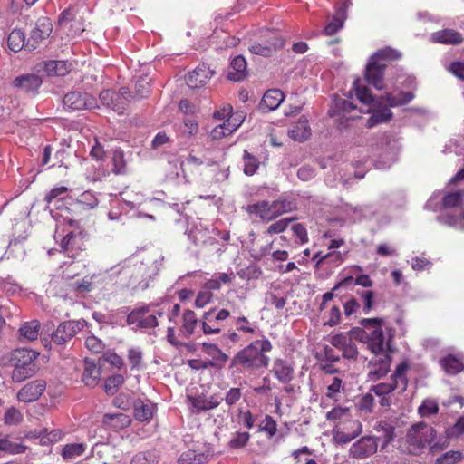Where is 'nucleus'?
Returning <instances> with one entry per match:
<instances>
[{"label":"nucleus","mask_w":464,"mask_h":464,"mask_svg":"<svg viewBox=\"0 0 464 464\" xmlns=\"http://www.w3.org/2000/svg\"><path fill=\"white\" fill-rule=\"evenodd\" d=\"M87 324L85 320H69L61 323L52 334V342L56 345H65Z\"/></svg>","instance_id":"obj_8"},{"label":"nucleus","mask_w":464,"mask_h":464,"mask_svg":"<svg viewBox=\"0 0 464 464\" xmlns=\"http://www.w3.org/2000/svg\"><path fill=\"white\" fill-rule=\"evenodd\" d=\"M23 420V414L21 411L14 408L11 407L7 409L4 415V422L6 425H17Z\"/></svg>","instance_id":"obj_52"},{"label":"nucleus","mask_w":464,"mask_h":464,"mask_svg":"<svg viewBox=\"0 0 464 464\" xmlns=\"http://www.w3.org/2000/svg\"><path fill=\"white\" fill-rule=\"evenodd\" d=\"M344 19L338 15H334L333 20L324 27L325 35H334L343 25Z\"/></svg>","instance_id":"obj_58"},{"label":"nucleus","mask_w":464,"mask_h":464,"mask_svg":"<svg viewBox=\"0 0 464 464\" xmlns=\"http://www.w3.org/2000/svg\"><path fill=\"white\" fill-rule=\"evenodd\" d=\"M202 350L212 358L213 365H210V367L221 369L229 360L228 355L215 343H203Z\"/></svg>","instance_id":"obj_22"},{"label":"nucleus","mask_w":464,"mask_h":464,"mask_svg":"<svg viewBox=\"0 0 464 464\" xmlns=\"http://www.w3.org/2000/svg\"><path fill=\"white\" fill-rule=\"evenodd\" d=\"M123 382L124 377L121 374H115L108 377L104 384L105 392L109 395H114Z\"/></svg>","instance_id":"obj_46"},{"label":"nucleus","mask_w":464,"mask_h":464,"mask_svg":"<svg viewBox=\"0 0 464 464\" xmlns=\"http://www.w3.org/2000/svg\"><path fill=\"white\" fill-rule=\"evenodd\" d=\"M113 165L112 172L116 175H124L127 172V165L124 153L121 149H115L111 158Z\"/></svg>","instance_id":"obj_38"},{"label":"nucleus","mask_w":464,"mask_h":464,"mask_svg":"<svg viewBox=\"0 0 464 464\" xmlns=\"http://www.w3.org/2000/svg\"><path fill=\"white\" fill-rule=\"evenodd\" d=\"M86 447L87 446L84 443L66 444L63 448L62 456L66 460L74 459L84 453Z\"/></svg>","instance_id":"obj_37"},{"label":"nucleus","mask_w":464,"mask_h":464,"mask_svg":"<svg viewBox=\"0 0 464 464\" xmlns=\"http://www.w3.org/2000/svg\"><path fill=\"white\" fill-rule=\"evenodd\" d=\"M43 83L42 78L34 73H24L15 77L11 85L19 92L34 95Z\"/></svg>","instance_id":"obj_15"},{"label":"nucleus","mask_w":464,"mask_h":464,"mask_svg":"<svg viewBox=\"0 0 464 464\" xmlns=\"http://www.w3.org/2000/svg\"><path fill=\"white\" fill-rule=\"evenodd\" d=\"M250 213L257 214L264 221H270L273 219L270 205L267 201H262L248 207Z\"/></svg>","instance_id":"obj_39"},{"label":"nucleus","mask_w":464,"mask_h":464,"mask_svg":"<svg viewBox=\"0 0 464 464\" xmlns=\"http://www.w3.org/2000/svg\"><path fill=\"white\" fill-rule=\"evenodd\" d=\"M213 298V294L208 289L198 292L195 300V305L198 308H203L209 304Z\"/></svg>","instance_id":"obj_60"},{"label":"nucleus","mask_w":464,"mask_h":464,"mask_svg":"<svg viewBox=\"0 0 464 464\" xmlns=\"http://www.w3.org/2000/svg\"><path fill=\"white\" fill-rule=\"evenodd\" d=\"M131 419L130 416L122 412L106 413L102 418V424L115 431L129 427Z\"/></svg>","instance_id":"obj_21"},{"label":"nucleus","mask_w":464,"mask_h":464,"mask_svg":"<svg viewBox=\"0 0 464 464\" xmlns=\"http://www.w3.org/2000/svg\"><path fill=\"white\" fill-rule=\"evenodd\" d=\"M373 430L377 432L382 433L379 440H383V447L391 443L394 439V427L386 422H378L374 425Z\"/></svg>","instance_id":"obj_41"},{"label":"nucleus","mask_w":464,"mask_h":464,"mask_svg":"<svg viewBox=\"0 0 464 464\" xmlns=\"http://www.w3.org/2000/svg\"><path fill=\"white\" fill-rule=\"evenodd\" d=\"M310 134L311 132L308 125V121L304 117L299 119L297 122L293 124L288 129L289 137L296 141L306 140L309 138Z\"/></svg>","instance_id":"obj_29"},{"label":"nucleus","mask_w":464,"mask_h":464,"mask_svg":"<svg viewBox=\"0 0 464 464\" xmlns=\"http://www.w3.org/2000/svg\"><path fill=\"white\" fill-rule=\"evenodd\" d=\"M238 128V125H234L232 128H227V132L225 131V129H227V124L222 123L217 127H215L210 133V136L213 140H219L223 137H226L227 135H230L232 132H234Z\"/></svg>","instance_id":"obj_56"},{"label":"nucleus","mask_w":464,"mask_h":464,"mask_svg":"<svg viewBox=\"0 0 464 464\" xmlns=\"http://www.w3.org/2000/svg\"><path fill=\"white\" fill-rule=\"evenodd\" d=\"M438 411V402L433 399H425L418 408V412L421 417L436 414Z\"/></svg>","instance_id":"obj_49"},{"label":"nucleus","mask_w":464,"mask_h":464,"mask_svg":"<svg viewBox=\"0 0 464 464\" xmlns=\"http://www.w3.org/2000/svg\"><path fill=\"white\" fill-rule=\"evenodd\" d=\"M285 99L282 91L278 89H271L265 92L259 104L260 110L270 111L277 109Z\"/></svg>","instance_id":"obj_20"},{"label":"nucleus","mask_w":464,"mask_h":464,"mask_svg":"<svg viewBox=\"0 0 464 464\" xmlns=\"http://www.w3.org/2000/svg\"><path fill=\"white\" fill-rule=\"evenodd\" d=\"M259 430L266 432L267 437L271 439L277 431V424L271 416L266 415L259 425Z\"/></svg>","instance_id":"obj_51"},{"label":"nucleus","mask_w":464,"mask_h":464,"mask_svg":"<svg viewBox=\"0 0 464 464\" xmlns=\"http://www.w3.org/2000/svg\"><path fill=\"white\" fill-rule=\"evenodd\" d=\"M223 401V398L214 394L210 397L207 398L205 396H198L192 399L191 403L192 407L196 412L207 411L212 409L217 408L220 402Z\"/></svg>","instance_id":"obj_26"},{"label":"nucleus","mask_w":464,"mask_h":464,"mask_svg":"<svg viewBox=\"0 0 464 464\" xmlns=\"http://www.w3.org/2000/svg\"><path fill=\"white\" fill-rule=\"evenodd\" d=\"M38 356L39 353L30 349H15L3 357V365L13 368L11 379L14 382H22L37 372Z\"/></svg>","instance_id":"obj_2"},{"label":"nucleus","mask_w":464,"mask_h":464,"mask_svg":"<svg viewBox=\"0 0 464 464\" xmlns=\"http://www.w3.org/2000/svg\"><path fill=\"white\" fill-rule=\"evenodd\" d=\"M63 436V433L61 430L55 429L48 431L47 429H44L39 432L38 437L41 440L42 444H49L59 441Z\"/></svg>","instance_id":"obj_45"},{"label":"nucleus","mask_w":464,"mask_h":464,"mask_svg":"<svg viewBox=\"0 0 464 464\" xmlns=\"http://www.w3.org/2000/svg\"><path fill=\"white\" fill-rule=\"evenodd\" d=\"M150 312V305H143L132 310L127 316V324L129 325L137 324L140 328L142 316Z\"/></svg>","instance_id":"obj_43"},{"label":"nucleus","mask_w":464,"mask_h":464,"mask_svg":"<svg viewBox=\"0 0 464 464\" xmlns=\"http://www.w3.org/2000/svg\"><path fill=\"white\" fill-rule=\"evenodd\" d=\"M214 72L206 63L199 64L187 77V84L190 88H199L207 83L212 77Z\"/></svg>","instance_id":"obj_18"},{"label":"nucleus","mask_w":464,"mask_h":464,"mask_svg":"<svg viewBox=\"0 0 464 464\" xmlns=\"http://www.w3.org/2000/svg\"><path fill=\"white\" fill-rule=\"evenodd\" d=\"M273 372L277 380L282 383H287L294 378L293 367L290 363L282 359L275 360Z\"/></svg>","instance_id":"obj_27"},{"label":"nucleus","mask_w":464,"mask_h":464,"mask_svg":"<svg viewBox=\"0 0 464 464\" xmlns=\"http://www.w3.org/2000/svg\"><path fill=\"white\" fill-rule=\"evenodd\" d=\"M243 161H244V173L247 176L254 175L260 164L259 160L249 153L247 150H244L243 154Z\"/></svg>","instance_id":"obj_42"},{"label":"nucleus","mask_w":464,"mask_h":464,"mask_svg":"<svg viewBox=\"0 0 464 464\" xmlns=\"http://www.w3.org/2000/svg\"><path fill=\"white\" fill-rule=\"evenodd\" d=\"M440 364L448 374H457L463 369L462 362L453 355L440 359Z\"/></svg>","instance_id":"obj_35"},{"label":"nucleus","mask_w":464,"mask_h":464,"mask_svg":"<svg viewBox=\"0 0 464 464\" xmlns=\"http://www.w3.org/2000/svg\"><path fill=\"white\" fill-rule=\"evenodd\" d=\"M128 360L132 369L140 368L142 361L141 351L131 348L128 351Z\"/></svg>","instance_id":"obj_61"},{"label":"nucleus","mask_w":464,"mask_h":464,"mask_svg":"<svg viewBox=\"0 0 464 464\" xmlns=\"http://www.w3.org/2000/svg\"><path fill=\"white\" fill-rule=\"evenodd\" d=\"M101 373V366L97 365L93 361H84V369L82 380L86 386L92 388L95 387L100 382Z\"/></svg>","instance_id":"obj_24"},{"label":"nucleus","mask_w":464,"mask_h":464,"mask_svg":"<svg viewBox=\"0 0 464 464\" xmlns=\"http://www.w3.org/2000/svg\"><path fill=\"white\" fill-rule=\"evenodd\" d=\"M63 105L71 111H81L93 106V98L88 93L71 92L63 97Z\"/></svg>","instance_id":"obj_16"},{"label":"nucleus","mask_w":464,"mask_h":464,"mask_svg":"<svg viewBox=\"0 0 464 464\" xmlns=\"http://www.w3.org/2000/svg\"><path fill=\"white\" fill-rule=\"evenodd\" d=\"M401 53L391 47L377 51L372 54L365 68V80L377 90L383 88V75L387 63L398 60Z\"/></svg>","instance_id":"obj_3"},{"label":"nucleus","mask_w":464,"mask_h":464,"mask_svg":"<svg viewBox=\"0 0 464 464\" xmlns=\"http://www.w3.org/2000/svg\"><path fill=\"white\" fill-rule=\"evenodd\" d=\"M41 324L38 320L24 322L19 328L20 340L34 341L38 338Z\"/></svg>","instance_id":"obj_31"},{"label":"nucleus","mask_w":464,"mask_h":464,"mask_svg":"<svg viewBox=\"0 0 464 464\" xmlns=\"http://www.w3.org/2000/svg\"><path fill=\"white\" fill-rule=\"evenodd\" d=\"M382 318H365L361 320V324L368 329L372 328L369 333V340L365 343H368V348L372 351L374 355L387 354L384 353V335L383 331L381 327Z\"/></svg>","instance_id":"obj_6"},{"label":"nucleus","mask_w":464,"mask_h":464,"mask_svg":"<svg viewBox=\"0 0 464 464\" xmlns=\"http://www.w3.org/2000/svg\"><path fill=\"white\" fill-rule=\"evenodd\" d=\"M249 439L250 434L247 431H236L232 433L227 446L233 450L243 449L248 443Z\"/></svg>","instance_id":"obj_40"},{"label":"nucleus","mask_w":464,"mask_h":464,"mask_svg":"<svg viewBox=\"0 0 464 464\" xmlns=\"http://www.w3.org/2000/svg\"><path fill=\"white\" fill-rule=\"evenodd\" d=\"M295 218H285L271 224L266 230V234L273 235L284 232Z\"/></svg>","instance_id":"obj_53"},{"label":"nucleus","mask_w":464,"mask_h":464,"mask_svg":"<svg viewBox=\"0 0 464 464\" xmlns=\"http://www.w3.org/2000/svg\"><path fill=\"white\" fill-rule=\"evenodd\" d=\"M7 44L8 47L15 53L19 52L24 47L26 48L24 34L19 29H14L8 36Z\"/></svg>","instance_id":"obj_36"},{"label":"nucleus","mask_w":464,"mask_h":464,"mask_svg":"<svg viewBox=\"0 0 464 464\" xmlns=\"http://www.w3.org/2000/svg\"><path fill=\"white\" fill-rule=\"evenodd\" d=\"M430 40L437 44L457 45L462 44L464 38L460 33L453 29H443L432 33L430 34Z\"/></svg>","instance_id":"obj_19"},{"label":"nucleus","mask_w":464,"mask_h":464,"mask_svg":"<svg viewBox=\"0 0 464 464\" xmlns=\"http://www.w3.org/2000/svg\"><path fill=\"white\" fill-rule=\"evenodd\" d=\"M354 90L358 100L364 104L380 105L385 102L390 107H398L409 103L415 97L412 92H400L397 95L387 92L378 98L373 96L367 87L361 86L358 81L354 82Z\"/></svg>","instance_id":"obj_4"},{"label":"nucleus","mask_w":464,"mask_h":464,"mask_svg":"<svg viewBox=\"0 0 464 464\" xmlns=\"http://www.w3.org/2000/svg\"><path fill=\"white\" fill-rule=\"evenodd\" d=\"M348 426L349 428L336 426L334 438L338 443L347 444L351 442L362 430V425L358 420H350Z\"/></svg>","instance_id":"obj_17"},{"label":"nucleus","mask_w":464,"mask_h":464,"mask_svg":"<svg viewBox=\"0 0 464 464\" xmlns=\"http://www.w3.org/2000/svg\"><path fill=\"white\" fill-rule=\"evenodd\" d=\"M462 195L460 192L448 193L444 196L442 204L444 208H453L460 205Z\"/></svg>","instance_id":"obj_59"},{"label":"nucleus","mask_w":464,"mask_h":464,"mask_svg":"<svg viewBox=\"0 0 464 464\" xmlns=\"http://www.w3.org/2000/svg\"><path fill=\"white\" fill-rule=\"evenodd\" d=\"M249 51L253 54L263 57H269L273 54V47H268L267 44L254 43L249 46Z\"/></svg>","instance_id":"obj_54"},{"label":"nucleus","mask_w":464,"mask_h":464,"mask_svg":"<svg viewBox=\"0 0 464 464\" xmlns=\"http://www.w3.org/2000/svg\"><path fill=\"white\" fill-rule=\"evenodd\" d=\"M46 389V382L37 379L27 382L17 392V400L25 403L37 401Z\"/></svg>","instance_id":"obj_14"},{"label":"nucleus","mask_w":464,"mask_h":464,"mask_svg":"<svg viewBox=\"0 0 464 464\" xmlns=\"http://www.w3.org/2000/svg\"><path fill=\"white\" fill-rule=\"evenodd\" d=\"M198 323L194 311L187 309L182 314V325L180 332L186 338L190 337Z\"/></svg>","instance_id":"obj_32"},{"label":"nucleus","mask_w":464,"mask_h":464,"mask_svg":"<svg viewBox=\"0 0 464 464\" xmlns=\"http://www.w3.org/2000/svg\"><path fill=\"white\" fill-rule=\"evenodd\" d=\"M67 190L68 188L64 186L53 188L45 195L44 200L48 204H51L56 198L58 200H61L64 198V195L67 192Z\"/></svg>","instance_id":"obj_57"},{"label":"nucleus","mask_w":464,"mask_h":464,"mask_svg":"<svg viewBox=\"0 0 464 464\" xmlns=\"http://www.w3.org/2000/svg\"><path fill=\"white\" fill-rule=\"evenodd\" d=\"M52 30L53 25L48 18L42 17L38 19L30 36L26 40V49L29 51L36 49L39 44L50 35Z\"/></svg>","instance_id":"obj_12"},{"label":"nucleus","mask_w":464,"mask_h":464,"mask_svg":"<svg viewBox=\"0 0 464 464\" xmlns=\"http://www.w3.org/2000/svg\"><path fill=\"white\" fill-rule=\"evenodd\" d=\"M230 313L227 309H210L205 312L200 320L201 328L205 334H218L221 332L223 322L228 318Z\"/></svg>","instance_id":"obj_9"},{"label":"nucleus","mask_w":464,"mask_h":464,"mask_svg":"<svg viewBox=\"0 0 464 464\" xmlns=\"http://www.w3.org/2000/svg\"><path fill=\"white\" fill-rule=\"evenodd\" d=\"M246 76V61L244 56L237 55L230 63L227 78L233 82H240Z\"/></svg>","instance_id":"obj_28"},{"label":"nucleus","mask_w":464,"mask_h":464,"mask_svg":"<svg viewBox=\"0 0 464 464\" xmlns=\"http://www.w3.org/2000/svg\"><path fill=\"white\" fill-rule=\"evenodd\" d=\"M130 464H164L161 462L160 455L156 450L138 452L134 455Z\"/></svg>","instance_id":"obj_33"},{"label":"nucleus","mask_w":464,"mask_h":464,"mask_svg":"<svg viewBox=\"0 0 464 464\" xmlns=\"http://www.w3.org/2000/svg\"><path fill=\"white\" fill-rule=\"evenodd\" d=\"M72 64L63 60H51L44 63V71L48 76H65L71 71Z\"/></svg>","instance_id":"obj_30"},{"label":"nucleus","mask_w":464,"mask_h":464,"mask_svg":"<svg viewBox=\"0 0 464 464\" xmlns=\"http://www.w3.org/2000/svg\"><path fill=\"white\" fill-rule=\"evenodd\" d=\"M392 111L387 107L375 110L372 111V116L367 120L366 127L372 128L379 123L387 122L392 118Z\"/></svg>","instance_id":"obj_34"},{"label":"nucleus","mask_w":464,"mask_h":464,"mask_svg":"<svg viewBox=\"0 0 464 464\" xmlns=\"http://www.w3.org/2000/svg\"><path fill=\"white\" fill-rule=\"evenodd\" d=\"M132 92L127 87H121L119 92H114L110 108L118 114H123L128 103L133 101Z\"/></svg>","instance_id":"obj_23"},{"label":"nucleus","mask_w":464,"mask_h":464,"mask_svg":"<svg viewBox=\"0 0 464 464\" xmlns=\"http://www.w3.org/2000/svg\"><path fill=\"white\" fill-rule=\"evenodd\" d=\"M379 438L364 436L350 448V456L355 459H366L377 451Z\"/></svg>","instance_id":"obj_13"},{"label":"nucleus","mask_w":464,"mask_h":464,"mask_svg":"<svg viewBox=\"0 0 464 464\" xmlns=\"http://www.w3.org/2000/svg\"><path fill=\"white\" fill-rule=\"evenodd\" d=\"M408 366L405 363H401L397 366L394 373L392 375L390 382H382L376 384L371 388V392H374L377 396L388 395L396 389H400L401 392H403L408 384L405 372Z\"/></svg>","instance_id":"obj_7"},{"label":"nucleus","mask_w":464,"mask_h":464,"mask_svg":"<svg viewBox=\"0 0 464 464\" xmlns=\"http://www.w3.org/2000/svg\"><path fill=\"white\" fill-rule=\"evenodd\" d=\"M461 454L459 451H450L437 459L438 464H454L460 459Z\"/></svg>","instance_id":"obj_64"},{"label":"nucleus","mask_w":464,"mask_h":464,"mask_svg":"<svg viewBox=\"0 0 464 464\" xmlns=\"http://www.w3.org/2000/svg\"><path fill=\"white\" fill-rule=\"evenodd\" d=\"M0 450L11 454H19L24 452L25 447L10 441L7 438H0Z\"/></svg>","instance_id":"obj_50"},{"label":"nucleus","mask_w":464,"mask_h":464,"mask_svg":"<svg viewBox=\"0 0 464 464\" xmlns=\"http://www.w3.org/2000/svg\"><path fill=\"white\" fill-rule=\"evenodd\" d=\"M271 350L272 343L265 336L251 342L232 357L228 367L232 375L251 373L267 368L270 359L266 353Z\"/></svg>","instance_id":"obj_1"},{"label":"nucleus","mask_w":464,"mask_h":464,"mask_svg":"<svg viewBox=\"0 0 464 464\" xmlns=\"http://www.w3.org/2000/svg\"><path fill=\"white\" fill-rule=\"evenodd\" d=\"M155 405L150 401L137 399L133 402L134 417L139 421H148L153 417Z\"/></svg>","instance_id":"obj_25"},{"label":"nucleus","mask_w":464,"mask_h":464,"mask_svg":"<svg viewBox=\"0 0 464 464\" xmlns=\"http://www.w3.org/2000/svg\"><path fill=\"white\" fill-rule=\"evenodd\" d=\"M464 433V416L460 417L457 422L446 430L448 437H458Z\"/></svg>","instance_id":"obj_63"},{"label":"nucleus","mask_w":464,"mask_h":464,"mask_svg":"<svg viewBox=\"0 0 464 464\" xmlns=\"http://www.w3.org/2000/svg\"><path fill=\"white\" fill-rule=\"evenodd\" d=\"M392 357L389 354L374 355L368 362V381L377 382L391 370Z\"/></svg>","instance_id":"obj_11"},{"label":"nucleus","mask_w":464,"mask_h":464,"mask_svg":"<svg viewBox=\"0 0 464 464\" xmlns=\"http://www.w3.org/2000/svg\"><path fill=\"white\" fill-rule=\"evenodd\" d=\"M437 432L433 427L425 423L419 422L412 425L406 435L407 442L418 449L430 447L431 450L441 449L438 443H433Z\"/></svg>","instance_id":"obj_5"},{"label":"nucleus","mask_w":464,"mask_h":464,"mask_svg":"<svg viewBox=\"0 0 464 464\" xmlns=\"http://www.w3.org/2000/svg\"><path fill=\"white\" fill-rule=\"evenodd\" d=\"M155 266L153 264L140 262L133 266L125 269V274H131L130 285L133 288L145 289L149 281L155 276Z\"/></svg>","instance_id":"obj_10"},{"label":"nucleus","mask_w":464,"mask_h":464,"mask_svg":"<svg viewBox=\"0 0 464 464\" xmlns=\"http://www.w3.org/2000/svg\"><path fill=\"white\" fill-rule=\"evenodd\" d=\"M291 229L294 236L299 240L301 244H304L308 241L307 230L304 225L300 223L294 224Z\"/></svg>","instance_id":"obj_62"},{"label":"nucleus","mask_w":464,"mask_h":464,"mask_svg":"<svg viewBox=\"0 0 464 464\" xmlns=\"http://www.w3.org/2000/svg\"><path fill=\"white\" fill-rule=\"evenodd\" d=\"M85 346L89 351L94 353H100L104 349V344L102 341L94 336L93 334H91L86 338Z\"/></svg>","instance_id":"obj_55"},{"label":"nucleus","mask_w":464,"mask_h":464,"mask_svg":"<svg viewBox=\"0 0 464 464\" xmlns=\"http://www.w3.org/2000/svg\"><path fill=\"white\" fill-rule=\"evenodd\" d=\"M327 420H343L344 424L349 425L350 410L348 408L335 407L326 414Z\"/></svg>","instance_id":"obj_47"},{"label":"nucleus","mask_w":464,"mask_h":464,"mask_svg":"<svg viewBox=\"0 0 464 464\" xmlns=\"http://www.w3.org/2000/svg\"><path fill=\"white\" fill-rule=\"evenodd\" d=\"M206 460L204 454H198L195 450H188L179 458V464H202Z\"/></svg>","instance_id":"obj_48"},{"label":"nucleus","mask_w":464,"mask_h":464,"mask_svg":"<svg viewBox=\"0 0 464 464\" xmlns=\"http://www.w3.org/2000/svg\"><path fill=\"white\" fill-rule=\"evenodd\" d=\"M150 91V80H148L147 77H140L135 83V92L134 94L132 93L133 101L147 97Z\"/></svg>","instance_id":"obj_44"}]
</instances>
